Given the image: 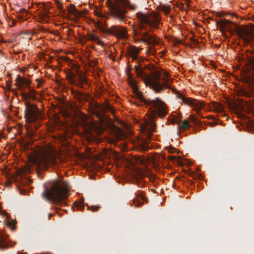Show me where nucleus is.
<instances>
[{"label":"nucleus","instance_id":"nucleus-1","mask_svg":"<svg viewBox=\"0 0 254 254\" xmlns=\"http://www.w3.org/2000/svg\"><path fill=\"white\" fill-rule=\"evenodd\" d=\"M129 84L133 90L134 96L137 100L135 103L136 105L140 106L144 104L149 108L151 112V119L143 122L141 125V129L145 135L146 140L151 139V134L155 131L156 128L153 118L156 117L163 118L165 117L168 114L167 106L164 102L158 98L153 100L146 99L138 90L135 80H131Z\"/></svg>","mask_w":254,"mask_h":254},{"label":"nucleus","instance_id":"nucleus-2","mask_svg":"<svg viewBox=\"0 0 254 254\" xmlns=\"http://www.w3.org/2000/svg\"><path fill=\"white\" fill-rule=\"evenodd\" d=\"M135 71L137 76L142 78L144 83L149 86L156 93H161L164 91V88H170V79L168 73L164 72L165 77L161 78L162 83L159 82L161 80V72L156 70L152 75L145 72L144 69L140 64L134 66Z\"/></svg>","mask_w":254,"mask_h":254},{"label":"nucleus","instance_id":"nucleus-3","mask_svg":"<svg viewBox=\"0 0 254 254\" xmlns=\"http://www.w3.org/2000/svg\"><path fill=\"white\" fill-rule=\"evenodd\" d=\"M67 184L58 181L49 190L45 189L42 193L43 197L49 201L59 204H65L64 201L68 197Z\"/></svg>","mask_w":254,"mask_h":254},{"label":"nucleus","instance_id":"nucleus-4","mask_svg":"<svg viewBox=\"0 0 254 254\" xmlns=\"http://www.w3.org/2000/svg\"><path fill=\"white\" fill-rule=\"evenodd\" d=\"M36 164L41 170L46 169L49 166L56 164V156L52 146L40 147L37 151Z\"/></svg>","mask_w":254,"mask_h":254},{"label":"nucleus","instance_id":"nucleus-5","mask_svg":"<svg viewBox=\"0 0 254 254\" xmlns=\"http://www.w3.org/2000/svg\"><path fill=\"white\" fill-rule=\"evenodd\" d=\"M127 7L130 10H136L138 6L136 4L131 2L129 0H118L117 2L109 5L112 14L122 22H125L127 20L126 14L128 12Z\"/></svg>","mask_w":254,"mask_h":254},{"label":"nucleus","instance_id":"nucleus-6","mask_svg":"<svg viewBox=\"0 0 254 254\" xmlns=\"http://www.w3.org/2000/svg\"><path fill=\"white\" fill-rule=\"evenodd\" d=\"M136 17L139 21L140 28L145 29L146 26L150 28H158L161 17L158 13L153 12L152 14L149 12L138 11L136 13Z\"/></svg>","mask_w":254,"mask_h":254},{"label":"nucleus","instance_id":"nucleus-7","mask_svg":"<svg viewBox=\"0 0 254 254\" xmlns=\"http://www.w3.org/2000/svg\"><path fill=\"white\" fill-rule=\"evenodd\" d=\"M66 77L70 84H74L83 90L86 88L84 85H88V79L86 74L82 72L79 71L77 69H75V72L71 70H68L66 72Z\"/></svg>","mask_w":254,"mask_h":254},{"label":"nucleus","instance_id":"nucleus-8","mask_svg":"<svg viewBox=\"0 0 254 254\" xmlns=\"http://www.w3.org/2000/svg\"><path fill=\"white\" fill-rule=\"evenodd\" d=\"M235 30L238 36L243 39L246 44H254V32L246 27L235 26Z\"/></svg>","mask_w":254,"mask_h":254},{"label":"nucleus","instance_id":"nucleus-9","mask_svg":"<svg viewBox=\"0 0 254 254\" xmlns=\"http://www.w3.org/2000/svg\"><path fill=\"white\" fill-rule=\"evenodd\" d=\"M25 117L27 122L33 123L38 120L40 116L39 110L34 105L27 103L25 109Z\"/></svg>","mask_w":254,"mask_h":254},{"label":"nucleus","instance_id":"nucleus-10","mask_svg":"<svg viewBox=\"0 0 254 254\" xmlns=\"http://www.w3.org/2000/svg\"><path fill=\"white\" fill-rule=\"evenodd\" d=\"M102 31L108 34H111L119 38H126L127 37V29L124 26L112 25L109 28H104Z\"/></svg>","mask_w":254,"mask_h":254},{"label":"nucleus","instance_id":"nucleus-11","mask_svg":"<svg viewBox=\"0 0 254 254\" xmlns=\"http://www.w3.org/2000/svg\"><path fill=\"white\" fill-rule=\"evenodd\" d=\"M177 96L185 104L194 107L195 110L202 108L204 105L202 102L184 97L180 91H177Z\"/></svg>","mask_w":254,"mask_h":254},{"label":"nucleus","instance_id":"nucleus-12","mask_svg":"<svg viewBox=\"0 0 254 254\" xmlns=\"http://www.w3.org/2000/svg\"><path fill=\"white\" fill-rule=\"evenodd\" d=\"M244 81L248 85L250 92L243 89L240 91V94L247 97H250L251 94L254 92V77L251 75H247L244 77Z\"/></svg>","mask_w":254,"mask_h":254},{"label":"nucleus","instance_id":"nucleus-13","mask_svg":"<svg viewBox=\"0 0 254 254\" xmlns=\"http://www.w3.org/2000/svg\"><path fill=\"white\" fill-rule=\"evenodd\" d=\"M140 39L142 42L148 44L155 45L157 44L155 37L147 33H140Z\"/></svg>","mask_w":254,"mask_h":254},{"label":"nucleus","instance_id":"nucleus-14","mask_svg":"<svg viewBox=\"0 0 254 254\" xmlns=\"http://www.w3.org/2000/svg\"><path fill=\"white\" fill-rule=\"evenodd\" d=\"M217 24L222 31L231 30L233 25L232 22L227 19L220 20L217 22Z\"/></svg>","mask_w":254,"mask_h":254},{"label":"nucleus","instance_id":"nucleus-15","mask_svg":"<svg viewBox=\"0 0 254 254\" xmlns=\"http://www.w3.org/2000/svg\"><path fill=\"white\" fill-rule=\"evenodd\" d=\"M247 65L248 69L254 72V52L251 51L247 54Z\"/></svg>","mask_w":254,"mask_h":254},{"label":"nucleus","instance_id":"nucleus-16","mask_svg":"<svg viewBox=\"0 0 254 254\" xmlns=\"http://www.w3.org/2000/svg\"><path fill=\"white\" fill-rule=\"evenodd\" d=\"M30 81L26 79L18 77L16 78V85L20 89H22L23 87L25 86L27 88H30Z\"/></svg>","mask_w":254,"mask_h":254},{"label":"nucleus","instance_id":"nucleus-17","mask_svg":"<svg viewBox=\"0 0 254 254\" xmlns=\"http://www.w3.org/2000/svg\"><path fill=\"white\" fill-rule=\"evenodd\" d=\"M72 94L74 98L81 103H83L86 100V94L81 91L73 90L72 91Z\"/></svg>","mask_w":254,"mask_h":254},{"label":"nucleus","instance_id":"nucleus-18","mask_svg":"<svg viewBox=\"0 0 254 254\" xmlns=\"http://www.w3.org/2000/svg\"><path fill=\"white\" fill-rule=\"evenodd\" d=\"M139 53V50L136 47H133L130 49L128 52L129 56L133 60H138V54Z\"/></svg>","mask_w":254,"mask_h":254},{"label":"nucleus","instance_id":"nucleus-19","mask_svg":"<svg viewBox=\"0 0 254 254\" xmlns=\"http://www.w3.org/2000/svg\"><path fill=\"white\" fill-rule=\"evenodd\" d=\"M115 134L117 139L119 140H123L127 137V134L121 128H117Z\"/></svg>","mask_w":254,"mask_h":254},{"label":"nucleus","instance_id":"nucleus-20","mask_svg":"<svg viewBox=\"0 0 254 254\" xmlns=\"http://www.w3.org/2000/svg\"><path fill=\"white\" fill-rule=\"evenodd\" d=\"M10 246L8 243L6 238L3 236L0 235V247L2 249H6Z\"/></svg>","mask_w":254,"mask_h":254},{"label":"nucleus","instance_id":"nucleus-21","mask_svg":"<svg viewBox=\"0 0 254 254\" xmlns=\"http://www.w3.org/2000/svg\"><path fill=\"white\" fill-rule=\"evenodd\" d=\"M213 108L215 112L218 113H222L224 110V108L222 104L215 102L213 103Z\"/></svg>","mask_w":254,"mask_h":254},{"label":"nucleus","instance_id":"nucleus-22","mask_svg":"<svg viewBox=\"0 0 254 254\" xmlns=\"http://www.w3.org/2000/svg\"><path fill=\"white\" fill-rule=\"evenodd\" d=\"M102 109L98 105H96L95 109L94 110V114L99 118L101 119L102 117Z\"/></svg>","mask_w":254,"mask_h":254},{"label":"nucleus","instance_id":"nucleus-23","mask_svg":"<svg viewBox=\"0 0 254 254\" xmlns=\"http://www.w3.org/2000/svg\"><path fill=\"white\" fill-rule=\"evenodd\" d=\"M190 127V125L189 124L188 121L187 120H184L181 125L179 126V127H181L183 129H186L189 128Z\"/></svg>","mask_w":254,"mask_h":254},{"label":"nucleus","instance_id":"nucleus-24","mask_svg":"<svg viewBox=\"0 0 254 254\" xmlns=\"http://www.w3.org/2000/svg\"><path fill=\"white\" fill-rule=\"evenodd\" d=\"M50 13V12L48 9H45L42 12L41 17L43 19L48 18H49V14Z\"/></svg>","mask_w":254,"mask_h":254},{"label":"nucleus","instance_id":"nucleus-25","mask_svg":"<svg viewBox=\"0 0 254 254\" xmlns=\"http://www.w3.org/2000/svg\"><path fill=\"white\" fill-rule=\"evenodd\" d=\"M26 13V11L25 9H20L19 11V14L17 15V18L22 20L23 18V15Z\"/></svg>","mask_w":254,"mask_h":254},{"label":"nucleus","instance_id":"nucleus-26","mask_svg":"<svg viewBox=\"0 0 254 254\" xmlns=\"http://www.w3.org/2000/svg\"><path fill=\"white\" fill-rule=\"evenodd\" d=\"M132 203L134 204L135 207H139L143 204L142 202L139 201L137 198H134L132 200Z\"/></svg>","mask_w":254,"mask_h":254},{"label":"nucleus","instance_id":"nucleus-27","mask_svg":"<svg viewBox=\"0 0 254 254\" xmlns=\"http://www.w3.org/2000/svg\"><path fill=\"white\" fill-rule=\"evenodd\" d=\"M190 119L191 122L195 124H199L200 121L196 117H195L193 115H190Z\"/></svg>","mask_w":254,"mask_h":254},{"label":"nucleus","instance_id":"nucleus-28","mask_svg":"<svg viewBox=\"0 0 254 254\" xmlns=\"http://www.w3.org/2000/svg\"><path fill=\"white\" fill-rule=\"evenodd\" d=\"M68 12L70 14H76V13L77 12V11L74 6L71 5V6L69 7L68 9Z\"/></svg>","mask_w":254,"mask_h":254},{"label":"nucleus","instance_id":"nucleus-29","mask_svg":"<svg viewBox=\"0 0 254 254\" xmlns=\"http://www.w3.org/2000/svg\"><path fill=\"white\" fill-rule=\"evenodd\" d=\"M88 38L90 40L92 41L93 42H95L97 39L98 38V37H97L95 34H90L88 36Z\"/></svg>","mask_w":254,"mask_h":254},{"label":"nucleus","instance_id":"nucleus-30","mask_svg":"<svg viewBox=\"0 0 254 254\" xmlns=\"http://www.w3.org/2000/svg\"><path fill=\"white\" fill-rule=\"evenodd\" d=\"M37 84L36 86L38 88H40L42 86V85L44 83V81L42 79H38L37 78L36 79Z\"/></svg>","mask_w":254,"mask_h":254},{"label":"nucleus","instance_id":"nucleus-31","mask_svg":"<svg viewBox=\"0 0 254 254\" xmlns=\"http://www.w3.org/2000/svg\"><path fill=\"white\" fill-rule=\"evenodd\" d=\"M161 10L165 12L166 14H168L170 11V8L167 5H163L161 7Z\"/></svg>","mask_w":254,"mask_h":254},{"label":"nucleus","instance_id":"nucleus-32","mask_svg":"<svg viewBox=\"0 0 254 254\" xmlns=\"http://www.w3.org/2000/svg\"><path fill=\"white\" fill-rule=\"evenodd\" d=\"M100 206L99 205L95 206H91L90 207H88V208L92 210L93 212L97 211L99 210Z\"/></svg>","mask_w":254,"mask_h":254},{"label":"nucleus","instance_id":"nucleus-33","mask_svg":"<svg viewBox=\"0 0 254 254\" xmlns=\"http://www.w3.org/2000/svg\"><path fill=\"white\" fill-rule=\"evenodd\" d=\"M135 196L136 197H140L143 201H145L146 199L145 196H144L143 195H142L140 192H135Z\"/></svg>","mask_w":254,"mask_h":254},{"label":"nucleus","instance_id":"nucleus-34","mask_svg":"<svg viewBox=\"0 0 254 254\" xmlns=\"http://www.w3.org/2000/svg\"><path fill=\"white\" fill-rule=\"evenodd\" d=\"M95 14L98 17H99L101 18L105 17V16L103 15V14L102 13V12L99 10H96L95 11Z\"/></svg>","mask_w":254,"mask_h":254},{"label":"nucleus","instance_id":"nucleus-35","mask_svg":"<svg viewBox=\"0 0 254 254\" xmlns=\"http://www.w3.org/2000/svg\"><path fill=\"white\" fill-rule=\"evenodd\" d=\"M0 215L3 216H7V214L3 210L1 209V208L0 207Z\"/></svg>","mask_w":254,"mask_h":254},{"label":"nucleus","instance_id":"nucleus-36","mask_svg":"<svg viewBox=\"0 0 254 254\" xmlns=\"http://www.w3.org/2000/svg\"><path fill=\"white\" fill-rule=\"evenodd\" d=\"M95 42H96L99 45H101V46L104 45V43L102 41H101L99 38L97 39V40Z\"/></svg>","mask_w":254,"mask_h":254},{"label":"nucleus","instance_id":"nucleus-37","mask_svg":"<svg viewBox=\"0 0 254 254\" xmlns=\"http://www.w3.org/2000/svg\"><path fill=\"white\" fill-rule=\"evenodd\" d=\"M142 150H143V151L147 150H148V149H149V147H148V146H147L145 144H143V145H142Z\"/></svg>","mask_w":254,"mask_h":254},{"label":"nucleus","instance_id":"nucleus-38","mask_svg":"<svg viewBox=\"0 0 254 254\" xmlns=\"http://www.w3.org/2000/svg\"><path fill=\"white\" fill-rule=\"evenodd\" d=\"M22 96L24 98H27L28 97V95L23 91H22Z\"/></svg>","mask_w":254,"mask_h":254},{"label":"nucleus","instance_id":"nucleus-39","mask_svg":"<svg viewBox=\"0 0 254 254\" xmlns=\"http://www.w3.org/2000/svg\"><path fill=\"white\" fill-rule=\"evenodd\" d=\"M7 87L8 89H10V88H11V83H9L8 82H7Z\"/></svg>","mask_w":254,"mask_h":254},{"label":"nucleus","instance_id":"nucleus-40","mask_svg":"<svg viewBox=\"0 0 254 254\" xmlns=\"http://www.w3.org/2000/svg\"><path fill=\"white\" fill-rule=\"evenodd\" d=\"M30 94H35V91L34 90H32L30 88V91H29Z\"/></svg>","mask_w":254,"mask_h":254},{"label":"nucleus","instance_id":"nucleus-41","mask_svg":"<svg viewBox=\"0 0 254 254\" xmlns=\"http://www.w3.org/2000/svg\"><path fill=\"white\" fill-rule=\"evenodd\" d=\"M58 7L59 9L62 8V4L60 3H58Z\"/></svg>","mask_w":254,"mask_h":254},{"label":"nucleus","instance_id":"nucleus-42","mask_svg":"<svg viewBox=\"0 0 254 254\" xmlns=\"http://www.w3.org/2000/svg\"><path fill=\"white\" fill-rule=\"evenodd\" d=\"M52 214L51 213H49V220L51 219V217L52 216Z\"/></svg>","mask_w":254,"mask_h":254},{"label":"nucleus","instance_id":"nucleus-43","mask_svg":"<svg viewBox=\"0 0 254 254\" xmlns=\"http://www.w3.org/2000/svg\"><path fill=\"white\" fill-rule=\"evenodd\" d=\"M134 33H135V34L136 36L138 35V33H137V32H136H136H134Z\"/></svg>","mask_w":254,"mask_h":254},{"label":"nucleus","instance_id":"nucleus-44","mask_svg":"<svg viewBox=\"0 0 254 254\" xmlns=\"http://www.w3.org/2000/svg\"><path fill=\"white\" fill-rule=\"evenodd\" d=\"M176 123L178 124V125H179L180 124V123L178 121L176 122Z\"/></svg>","mask_w":254,"mask_h":254}]
</instances>
